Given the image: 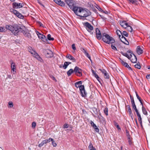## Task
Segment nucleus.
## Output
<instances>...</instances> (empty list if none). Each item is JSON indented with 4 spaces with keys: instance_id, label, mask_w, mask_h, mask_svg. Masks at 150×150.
<instances>
[{
    "instance_id": "nucleus-1",
    "label": "nucleus",
    "mask_w": 150,
    "mask_h": 150,
    "mask_svg": "<svg viewBox=\"0 0 150 150\" xmlns=\"http://www.w3.org/2000/svg\"><path fill=\"white\" fill-rule=\"evenodd\" d=\"M6 28L10 31L14 35H18L20 33H22L25 36L31 38V34L29 33L28 30L25 27L20 24H13L12 25H7Z\"/></svg>"
},
{
    "instance_id": "nucleus-2",
    "label": "nucleus",
    "mask_w": 150,
    "mask_h": 150,
    "mask_svg": "<svg viewBox=\"0 0 150 150\" xmlns=\"http://www.w3.org/2000/svg\"><path fill=\"white\" fill-rule=\"evenodd\" d=\"M96 33L97 39L100 40L102 38L103 41L106 43L112 44L115 42V39L108 34L104 33L101 34L100 30L98 28H96Z\"/></svg>"
},
{
    "instance_id": "nucleus-3",
    "label": "nucleus",
    "mask_w": 150,
    "mask_h": 150,
    "mask_svg": "<svg viewBox=\"0 0 150 150\" xmlns=\"http://www.w3.org/2000/svg\"><path fill=\"white\" fill-rule=\"evenodd\" d=\"M80 13V16H79L81 17L79 18L80 19L84 20V19L83 18L87 17L91 14V12L87 8L82 7Z\"/></svg>"
},
{
    "instance_id": "nucleus-4",
    "label": "nucleus",
    "mask_w": 150,
    "mask_h": 150,
    "mask_svg": "<svg viewBox=\"0 0 150 150\" xmlns=\"http://www.w3.org/2000/svg\"><path fill=\"white\" fill-rule=\"evenodd\" d=\"M42 53L47 58H51L53 57V53L52 51L48 49H43Z\"/></svg>"
},
{
    "instance_id": "nucleus-5",
    "label": "nucleus",
    "mask_w": 150,
    "mask_h": 150,
    "mask_svg": "<svg viewBox=\"0 0 150 150\" xmlns=\"http://www.w3.org/2000/svg\"><path fill=\"white\" fill-rule=\"evenodd\" d=\"M82 7L75 6L73 7L72 10L74 12V13L78 16H80V13L81 11Z\"/></svg>"
},
{
    "instance_id": "nucleus-6",
    "label": "nucleus",
    "mask_w": 150,
    "mask_h": 150,
    "mask_svg": "<svg viewBox=\"0 0 150 150\" xmlns=\"http://www.w3.org/2000/svg\"><path fill=\"white\" fill-rule=\"evenodd\" d=\"M36 33L39 39H41L43 42L46 43H49L45 35L40 33L38 31H36Z\"/></svg>"
},
{
    "instance_id": "nucleus-7",
    "label": "nucleus",
    "mask_w": 150,
    "mask_h": 150,
    "mask_svg": "<svg viewBox=\"0 0 150 150\" xmlns=\"http://www.w3.org/2000/svg\"><path fill=\"white\" fill-rule=\"evenodd\" d=\"M83 25L86 26V28L87 31L90 33L91 34L93 35V32H91V31L93 30V27L88 22L84 23Z\"/></svg>"
},
{
    "instance_id": "nucleus-8",
    "label": "nucleus",
    "mask_w": 150,
    "mask_h": 150,
    "mask_svg": "<svg viewBox=\"0 0 150 150\" xmlns=\"http://www.w3.org/2000/svg\"><path fill=\"white\" fill-rule=\"evenodd\" d=\"M74 71L75 74L78 76L80 77L82 76V69L77 66L75 67Z\"/></svg>"
},
{
    "instance_id": "nucleus-9",
    "label": "nucleus",
    "mask_w": 150,
    "mask_h": 150,
    "mask_svg": "<svg viewBox=\"0 0 150 150\" xmlns=\"http://www.w3.org/2000/svg\"><path fill=\"white\" fill-rule=\"evenodd\" d=\"M65 2L71 10L73 8V7L76 6L74 4V1L73 0H65Z\"/></svg>"
},
{
    "instance_id": "nucleus-10",
    "label": "nucleus",
    "mask_w": 150,
    "mask_h": 150,
    "mask_svg": "<svg viewBox=\"0 0 150 150\" xmlns=\"http://www.w3.org/2000/svg\"><path fill=\"white\" fill-rule=\"evenodd\" d=\"M12 12L14 14L17 16L18 18L21 19H23L24 18V16L18 11L13 9H12Z\"/></svg>"
},
{
    "instance_id": "nucleus-11",
    "label": "nucleus",
    "mask_w": 150,
    "mask_h": 150,
    "mask_svg": "<svg viewBox=\"0 0 150 150\" xmlns=\"http://www.w3.org/2000/svg\"><path fill=\"white\" fill-rule=\"evenodd\" d=\"M80 91L81 92V96L83 97H85L86 96L87 93L85 89L84 86H82Z\"/></svg>"
},
{
    "instance_id": "nucleus-12",
    "label": "nucleus",
    "mask_w": 150,
    "mask_h": 150,
    "mask_svg": "<svg viewBox=\"0 0 150 150\" xmlns=\"http://www.w3.org/2000/svg\"><path fill=\"white\" fill-rule=\"evenodd\" d=\"M53 1L57 5L61 6H65V3L61 0H53Z\"/></svg>"
},
{
    "instance_id": "nucleus-13",
    "label": "nucleus",
    "mask_w": 150,
    "mask_h": 150,
    "mask_svg": "<svg viewBox=\"0 0 150 150\" xmlns=\"http://www.w3.org/2000/svg\"><path fill=\"white\" fill-rule=\"evenodd\" d=\"M82 82L81 81H79L76 82L74 84L75 87L77 88H79V90L82 88V86H84L83 85H82Z\"/></svg>"
},
{
    "instance_id": "nucleus-14",
    "label": "nucleus",
    "mask_w": 150,
    "mask_h": 150,
    "mask_svg": "<svg viewBox=\"0 0 150 150\" xmlns=\"http://www.w3.org/2000/svg\"><path fill=\"white\" fill-rule=\"evenodd\" d=\"M98 118L99 119V121H100L101 123H103L105 122V119L101 115L100 113L99 114L98 116Z\"/></svg>"
},
{
    "instance_id": "nucleus-15",
    "label": "nucleus",
    "mask_w": 150,
    "mask_h": 150,
    "mask_svg": "<svg viewBox=\"0 0 150 150\" xmlns=\"http://www.w3.org/2000/svg\"><path fill=\"white\" fill-rule=\"evenodd\" d=\"M13 7L14 8H21V3L16 2H13L12 4Z\"/></svg>"
},
{
    "instance_id": "nucleus-16",
    "label": "nucleus",
    "mask_w": 150,
    "mask_h": 150,
    "mask_svg": "<svg viewBox=\"0 0 150 150\" xmlns=\"http://www.w3.org/2000/svg\"><path fill=\"white\" fill-rule=\"evenodd\" d=\"M66 57L72 60L73 62H76V59L70 54H67L66 56Z\"/></svg>"
},
{
    "instance_id": "nucleus-17",
    "label": "nucleus",
    "mask_w": 150,
    "mask_h": 150,
    "mask_svg": "<svg viewBox=\"0 0 150 150\" xmlns=\"http://www.w3.org/2000/svg\"><path fill=\"white\" fill-rule=\"evenodd\" d=\"M143 52V50L139 46H138L137 48V52L139 55L142 54Z\"/></svg>"
},
{
    "instance_id": "nucleus-18",
    "label": "nucleus",
    "mask_w": 150,
    "mask_h": 150,
    "mask_svg": "<svg viewBox=\"0 0 150 150\" xmlns=\"http://www.w3.org/2000/svg\"><path fill=\"white\" fill-rule=\"evenodd\" d=\"M11 62L12 63L11 64V71H13V72H16V69L15 63L14 62H13L12 60Z\"/></svg>"
},
{
    "instance_id": "nucleus-19",
    "label": "nucleus",
    "mask_w": 150,
    "mask_h": 150,
    "mask_svg": "<svg viewBox=\"0 0 150 150\" xmlns=\"http://www.w3.org/2000/svg\"><path fill=\"white\" fill-rule=\"evenodd\" d=\"M34 56L38 60L40 61V62H43V60L37 53Z\"/></svg>"
},
{
    "instance_id": "nucleus-20",
    "label": "nucleus",
    "mask_w": 150,
    "mask_h": 150,
    "mask_svg": "<svg viewBox=\"0 0 150 150\" xmlns=\"http://www.w3.org/2000/svg\"><path fill=\"white\" fill-rule=\"evenodd\" d=\"M137 115L138 117L139 120L140 124L141 126L142 127L143 126L142 125V118L141 117V116L139 113L137 114Z\"/></svg>"
},
{
    "instance_id": "nucleus-21",
    "label": "nucleus",
    "mask_w": 150,
    "mask_h": 150,
    "mask_svg": "<svg viewBox=\"0 0 150 150\" xmlns=\"http://www.w3.org/2000/svg\"><path fill=\"white\" fill-rule=\"evenodd\" d=\"M126 107H127L128 109V112H129V115L131 117L132 119H133L132 115L133 114L132 112V110H131L130 106L129 105H127Z\"/></svg>"
},
{
    "instance_id": "nucleus-22",
    "label": "nucleus",
    "mask_w": 150,
    "mask_h": 150,
    "mask_svg": "<svg viewBox=\"0 0 150 150\" xmlns=\"http://www.w3.org/2000/svg\"><path fill=\"white\" fill-rule=\"evenodd\" d=\"M74 72V70H73L72 69H71L67 71V76H69Z\"/></svg>"
},
{
    "instance_id": "nucleus-23",
    "label": "nucleus",
    "mask_w": 150,
    "mask_h": 150,
    "mask_svg": "<svg viewBox=\"0 0 150 150\" xmlns=\"http://www.w3.org/2000/svg\"><path fill=\"white\" fill-rule=\"evenodd\" d=\"M121 38H124L125 40L127 42V43H126L122 41V40L121 39V38H120V40L121 42H122L124 44H125L126 45H129V42L127 40L126 38H125L124 36H123V35L121 37Z\"/></svg>"
},
{
    "instance_id": "nucleus-24",
    "label": "nucleus",
    "mask_w": 150,
    "mask_h": 150,
    "mask_svg": "<svg viewBox=\"0 0 150 150\" xmlns=\"http://www.w3.org/2000/svg\"><path fill=\"white\" fill-rule=\"evenodd\" d=\"M7 25H6V26ZM7 30H9L7 29L6 27L5 28L4 27H0V32H5Z\"/></svg>"
},
{
    "instance_id": "nucleus-25",
    "label": "nucleus",
    "mask_w": 150,
    "mask_h": 150,
    "mask_svg": "<svg viewBox=\"0 0 150 150\" xmlns=\"http://www.w3.org/2000/svg\"><path fill=\"white\" fill-rule=\"evenodd\" d=\"M126 22V21H120V25L123 28H127L126 27H125V23Z\"/></svg>"
},
{
    "instance_id": "nucleus-26",
    "label": "nucleus",
    "mask_w": 150,
    "mask_h": 150,
    "mask_svg": "<svg viewBox=\"0 0 150 150\" xmlns=\"http://www.w3.org/2000/svg\"><path fill=\"white\" fill-rule=\"evenodd\" d=\"M111 48L113 50H117H117L116 47H115V45L117 46V43H115V44H111Z\"/></svg>"
},
{
    "instance_id": "nucleus-27",
    "label": "nucleus",
    "mask_w": 150,
    "mask_h": 150,
    "mask_svg": "<svg viewBox=\"0 0 150 150\" xmlns=\"http://www.w3.org/2000/svg\"><path fill=\"white\" fill-rule=\"evenodd\" d=\"M127 139L128 140V142L129 143V145H131L132 144V138L131 137H127Z\"/></svg>"
},
{
    "instance_id": "nucleus-28",
    "label": "nucleus",
    "mask_w": 150,
    "mask_h": 150,
    "mask_svg": "<svg viewBox=\"0 0 150 150\" xmlns=\"http://www.w3.org/2000/svg\"><path fill=\"white\" fill-rule=\"evenodd\" d=\"M142 110L143 113L145 115H147L148 114L146 110V108L144 106L142 107Z\"/></svg>"
},
{
    "instance_id": "nucleus-29",
    "label": "nucleus",
    "mask_w": 150,
    "mask_h": 150,
    "mask_svg": "<svg viewBox=\"0 0 150 150\" xmlns=\"http://www.w3.org/2000/svg\"><path fill=\"white\" fill-rule=\"evenodd\" d=\"M113 122L115 126L118 129V130H121V128H120L117 122H116L115 121H114Z\"/></svg>"
},
{
    "instance_id": "nucleus-30",
    "label": "nucleus",
    "mask_w": 150,
    "mask_h": 150,
    "mask_svg": "<svg viewBox=\"0 0 150 150\" xmlns=\"http://www.w3.org/2000/svg\"><path fill=\"white\" fill-rule=\"evenodd\" d=\"M92 110L94 113L96 115H98V112L97 109L96 108L93 107L92 108Z\"/></svg>"
},
{
    "instance_id": "nucleus-31",
    "label": "nucleus",
    "mask_w": 150,
    "mask_h": 150,
    "mask_svg": "<svg viewBox=\"0 0 150 150\" xmlns=\"http://www.w3.org/2000/svg\"><path fill=\"white\" fill-rule=\"evenodd\" d=\"M47 39L49 40H54V39L53 38L51 37V35L50 34L47 35Z\"/></svg>"
},
{
    "instance_id": "nucleus-32",
    "label": "nucleus",
    "mask_w": 150,
    "mask_h": 150,
    "mask_svg": "<svg viewBox=\"0 0 150 150\" xmlns=\"http://www.w3.org/2000/svg\"><path fill=\"white\" fill-rule=\"evenodd\" d=\"M116 33L118 36L119 38H120L121 36V35H122V33L121 31L119 30H117L116 31Z\"/></svg>"
},
{
    "instance_id": "nucleus-33",
    "label": "nucleus",
    "mask_w": 150,
    "mask_h": 150,
    "mask_svg": "<svg viewBox=\"0 0 150 150\" xmlns=\"http://www.w3.org/2000/svg\"><path fill=\"white\" fill-rule=\"evenodd\" d=\"M132 106L133 107V108L135 112L136 113V114L139 113V112H138V111L137 108L136 106V105L135 104H132Z\"/></svg>"
},
{
    "instance_id": "nucleus-34",
    "label": "nucleus",
    "mask_w": 150,
    "mask_h": 150,
    "mask_svg": "<svg viewBox=\"0 0 150 150\" xmlns=\"http://www.w3.org/2000/svg\"><path fill=\"white\" fill-rule=\"evenodd\" d=\"M134 67L138 69H140L141 67L140 63L139 62L137 64L134 65Z\"/></svg>"
},
{
    "instance_id": "nucleus-35",
    "label": "nucleus",
    "mask_w": 150,
    "mask_h": 150,
    "mask_svg": "<svg viewBox=\"0 0 150 150\" xmlns=\"http://www.w3.org/2000/svg\"><path fill=\"white\" fill-rule=\"evenodd\" d=\"M121 53L123 55L127 57L129 59H130V56H129L127 53H124L122 52Z\"/></svg>"
},
{
    "instance_id": "nucleus-36",
    "label": "nucleus",
    "mask_w": 150,
    "mask_h": 150,
    "mask_svg": "<svg viewBox=\"0 0 150 150\" xmlns=\"http://www.w3.org/2000/svg\"><path fill=\"white\" fill-rule=\"evenodd\" d=\"M93 128L95 129V131L98 133H99V129L97 127V126L96 125H95V126H93Z\"/></svg>"
},
{
    "instance_id": "nucleus-37",
    "label": "nucleus",
    "mask_w": 150,
    "mask_h": 150,
    "mask_svg": "<svg viewBox=\"0 0 150 150\" xmlns=\"http://www.w3.org/2000/svg\"><path fill=\"white\" fill-rule=\"evenodd\" d=\"M129 34L126 31H124L122 33V35H124L126 37H127L128 36Z\"/></svg>"
},
{
    "instance_id": "nucleus-38",
    "label": "nucleus",
    "mask_w": 150,
    "mask_h": 150,
    "mask_svg": "<svg viewBox=\"0 0 150 150\" xmlns=\"http://www.w3.org/2000/svg\"><path fill=\"white\" fill-rule=\"evenodd\" d=\"M104 113L107 116L108 115V108L106 107L104 109Z\"/></svg>"
},
{
    "instance_id": "nucleus-39",
    "label": "nucleus",
    "mask_w": 150,
    "mask_h": 150,
    "mask_svg": "<svg viewBox=\"0 0 150 150\" xmlns=\"http://www.w3.org/2000/svg\"><path fill=\"white\" fill-rule=\"evenodd\" d=\"M45 141V142L46 144L49 142L53 140V139L50 138L49 139H46L44 140Z\"/></svg>"
},
{
    "instance_id": "nucleus-40",
    "label": "nucleus",
    "mask_w": 150,
    "mask_h": 150,
    "mask_svg": "<svg viewBox=\"0 0 150 150\" xmlns=\"http://www.w3.org/2000/svg\"><path fill=\"white\" fill-rule=\"evenodd\" d=\"M45 141L44 140L43 141L38 145V146L39 147H41L42 146H43L44 144H46L45 142Z\"/></svg>"
},
{
    "instance_id": "nucleus-41",
    "label": "nucleus",
    "mask_w": 150,
    "mask_h": 150,
    "mask_svg": "<svg viewBox=\"0 0 150 150\" xmlns=\"http://www.w3.org/2000/svg\"><path fill=\"white\" fill-rule=\"evenodd\" d=\"M29 51L31 54H34V55L37 53L35 50H29Z\"/></svg>"
},
{
    "instance_id": "nucleus-42",
    "label": "nucleus",
    "mask_w": 150,
    "mask_h": 150,
    "mask_svg": "<svg viewBox=\"0 0 150 150\" xmlns=\"http://www.w3.org/2000/svg\"><path fill=\"white\" fill-rule=\"evenodd\" d=\"M137 61V57L134 58V59H131V62L133 63H136Z\"/></svg>"
},
{
    "instance_id": "nucleus-43",
    "label": "nucleus",
    "mask_w": 150,
    "mask_h": 150,
    "mask_svg": "<svg viewBox=\"0 0 150 150\" xmlns=\"http://www.w3.org/2000/svg\"><path fill=\"white\" fill-rule=\"evenodd\" d=\"M85 54L87 57H88V59L91 61V62H92V60L91 59V57L89 55V54L88 53V52H86V53H85Z\"/></svg>"
},
{
    "instance_id": "nucleus-44",
    "label": "nucleus",
    "mask_w": 150,
    "mask_h": 150,
    "mask_svg": "<svg viewBox=\"0 0 150 150\" xmlns=\"http://www.w3.org/2000/svg\"><path fill=\"white\" fill-rule=\"evenodd\" d=\"M68 64L67 63V62H65L64 63V69H66L67 67L68 66Z\"/></svg>"
},
{
    "instance_id": "nucleus-45",
    "label": "nucleus",
    "mask_w": 150,
    "mask_h": 150,
    "mask_svg": "<svg viewBox=\"0 0 150 150\" xmlns=\"http://www.w3.org/2000/svg\"><path fill=\"white\" fill-rule=\"evenodd\" d=\"M105 78V79H109V76L107 71H106L104 74Z\"/></svg>"
},
{
    "instance_id": "nucleus-46",
    "label": "nucleus",
    "mask_w": 150,
    "mask_h": 150,
    "mask_svg": "<svg viewBox=\"0 0 150 150\" xmlns=\"http://www.w3.org/2000/svg\"><path fill=\"white\" fill-rule=\"evenodd\" d=\"M127 30L128 31H129L130 32H132V31H133V28L131 26H130L129 27H128Z\"/></svg>"
},
{
    "instance_id": "nucleus-47",
    "label": "nucleus",
    "mask_w": 150,
    "mask_h": 150,
    "mask_svg": "<svg viewBox=\"0 0 150 150\" xmlns=\"http://www.w3.org/2000/svg\"><path fill=\"white\" fill-rule=\"evenodd\" d=\"M52 142V144L54 147H56L57 146V144L55 141L53 139L52 141H51Z\"/></svg>"
},
{
    "instance_id": "nucleus-48",
    "label": "nucleus",
    "mask_w": 150,
    "mask_h": 150,
    "mask_svg": "<svg viewBox=\"0 0 150 150\" xmlns=\"http://www.w3.org/2000/svg\"><path fill=\"white\" fill-rule=\"evenodd\" d=\"M32 127L33 128H34L35 127L36 124L35 122H33L32 123Z\"/></svg>"
},
{
    "instance_id": "nucleus-49",
    "label": "nucleus",
    "mask_w": 150,
    "mask_h": 150,
    "mask_svg": "<svg viewBox=\"0 0 150 150\" xmlns=\"http://www.w3.org/2000/svg\"><path fill=\"white\" fill-rule=\"evenodd\" d=\"M96 8L100 11L103 12V10L98 5H97V6L96 7Z\"/></svg>"
},
{
    "instance_id": "nucleus-50",
    "label": "nucleus",
    "mask_w": 150,
    "mask_h": 150,
    "mask_svg": "<svg viewBox=\"0 0 150 150\" xmlns=\"http://www.w3.org/2000/svg\"><path fill=\"white\" fill-rule=\"evenodd\" d=\"M80 50L82 51L84 54L87 52L83 48L81 47L80 48Z\"/></svg>"
},
{
    "instance_id": "nucleus-51",
    "label": "nucleus",
    "mask_w": 150,
    "mask_h": 150,
    "mask_svg": "<svg viewBox=\"0 0 150 150\" xmlns=\"http://www.w3.org/2000/svg\"><path fill=\"white\" fill-rule=\"evenodd\" d=\"M126 136L127 137H130L129 134V131L127 129H126Z\"/></svg>"
},
{
    "instance_id": "nucleus-52",
    "label": "nucleus",
    "mask_w": 150,
    "mask_h": 150,
    "mask_svg": "<svg viewBox=\"0 0 150 150\" xmlns=\"http://www.w3.org/2000/svg\"><path fill=\"white\" fill-rule=\"evenodd\" d=\"M69 127V125L68 124L66 123L63 125V128L64 129L67 128Z\"/></svg>"
},
{
    "instance_id": "nucleus-53",
    "label": "nucleus",
    "mask_w": 150,
    "mask_h": 150,
    "mask_svg": "<svg viewBox=\"0 0 150 150\" xmlns=\"http://www.w3.org/2000/svg\"><path fill=\"white\" fill-rule=\"evenodd\" d=\"M8 104L10 107L12 108L13 106V104L12 102H9L8 103Z\"/></svg>"
},
{
    "instance_id": "nucleus-54",
    "label": "nucleus",
    "mask_w": 150,
    "mask_h": 150,
    "mask_svg": "<svg viewBox=\"0 0 150 150\" xmlns=\"http://www.w3.org/2000/svg\"><path fill=\"white\" fill-rule=\"evenodd\" d=\"M135 93H136V97H137V98L139 100H140L141 99V98L138 95V94L137 93V92L136 91Z\"/></svg>"
},
{
    "instance_id": "nucleus-55",
    "label": "nucleus",
    "mask_w": 150,
    "mask_h": 150,
    "mask_svg": "<svg viewBox=\"0 0 150 150\" xmlns=\"http://www.w3.org/2000/svg\"><path fill=\"white\" fill-rule=\"evenodd\" d=\"M50 77L54 81L56 82L57 81L56 79H55V78L54 76L53 75H51L50 76Z\"/></svg>"
},
{
    "instance_id": "nucleus-56",
    "label": "nucleus",
    "mask_w": 150,
    "mask_h": 150,
    "mask_svg": "<svg viewBox=\"0 0 150 150\" xmlns=\"http://www.w3.org/2000/svg\"><path fill=\"white\" fill-rule=\"evenodd\" d=\"M99 70L103 73L104 74L106 71L104 69H99Z\"/></svg>"
},
{
    "instance_id": "nucleus-57",
    "label": "nucleus",
    "mask_w": 150,
    "mask_h": 150,
    "mask_svg": "<svg viewBox=\"0 0 150 150\" xmlns=\"http://www.w3.org/2000/svg\"><path fill=\"white\" fill-rule=\"evenodd\" d=\"M94 147L93 146L92 143H90L89 145V146H88L89 149H92V148Z\"/></svg>"
},
{
    "instance_id": "nucleus-58",
    "label": "nucleus",
    "mask_w": 150,
    "mask_h": 150,
    "mask_svg": "<svg viewBox=\"0 0 150 150\" xmlns=\"http://www.w3.org/2000/svg\"><path fill=\"white\" fill-rule=\"evenodd\" d=\"M72 48L73 50H76V48L75 47V45L74 44H73L72 45Z\"/></svg>"
},
{
    "instance_id": "nucleus-59",
    "label": "nucleus",
    "mask_w": 150,
    "mask_h": 150,
    "mask_svg": "<svg viewBox=\"0 0 150 150\" xmlns=\"http://www.w3.org/2000/svg\"><path fill=\"white\" fill-rule=\"evenodd\" d=\"M93 10L96 14H98L97 10V9H96L95 8H93Z\"/></svg>"
},
{
    "instance_id": "nucleus-60",
    "label": "nucleus",
    "mask_w": 150,
    "mask_h": 150,
    "mask_svg": "<svg viewBox=\"0 0 150 150\" xmlns=\"http://www.w3.org/2000/svg\"><path fill=\"white\" fill-rule=\"evenodd\" d=\"M91 126L93 127V126H95V125H96V124L94 123V122L91 121Z\"/></svg>"
},
{
    "instance_id": "nucleus-61",
    "label": "nucleus",
    "mask_w": 150,
    "mask_h": 150,
    "mask_svg": "<svg viewBox=\"0 0 150 150\" xmlns=\"http://www.w3.org/2000/svg\"><path fill=\"white\" fill-rule=\"evenodd\" d=\"M98 14L100 16L101 18H102V19H103L104 20H105V19H106V18H105V17H104L103 16H102L101 15H100L98 13Z\"/></svg>"
},
{
    "instance_id": "nucleus-62",
    "label": "nucleus",
    "mask_w": 150,
    "mask_h": 150,
    "mask_svg": "<svg viewBox=\"0 0 150 150\" xmlns=\"http://www.w3.org/2000/svg\"><path fill=\"white\" fill-rule=\"evenodd\" d=\"M38 2L40 5L44 7V6L42 4L41 1L39 0H38Z\"/></svg>"
},
{
    "instance_id": "nucleus-63",
    "label": "nucleus",
    "mask_w": 150,
    "mask_h": 150,
    "mask_svg": "<svg viewBox=\"0 0 150 150\" xmlns=\"http://www.w3.org/2000/svg\"><path fill=\"white\" fill-rule=\"evenodd\" d=\"M146 78L147 79H150V74H147L146 76Z\"/></svg>"
},
{
    "instance_id": "nucleus-64",
    "label": "nucleus",
    "mask_w": 150,
    "mask_h": 150,
    "mask_svg": "<svg viewBox=\"0 0 150 150\" xmlns=\"http://www.w3.org/2000/svg\"><path fill=\"white\" fill-rule=\"evenodd\" d=\"M137 2V0H133L132 1V4H137L136 3Z\"/></svg>"
}]
</instances>
